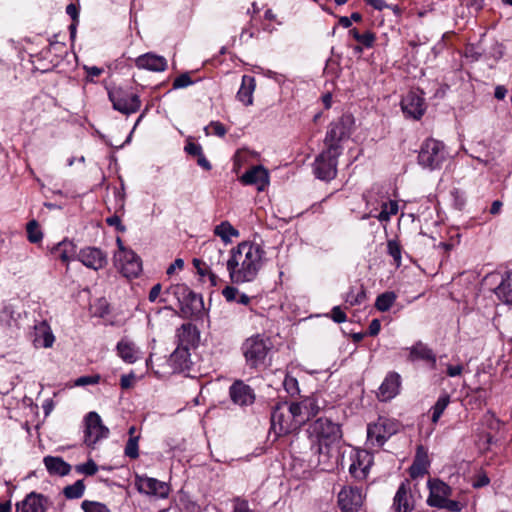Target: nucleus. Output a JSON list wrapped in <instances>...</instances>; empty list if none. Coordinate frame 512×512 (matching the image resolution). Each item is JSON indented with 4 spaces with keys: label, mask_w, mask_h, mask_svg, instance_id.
Segmentation results:
<instances>
[{
    "label": "nucleus",
    "mask_w": 512,
    "mask_h": 512,
    "mask_svg": "<svg viewBox=\"0 0 512 512\" xmlns=\"http://www.w3.org/2000/svg\"><path fill=\"white\" fill-rule=\"evenodd\" d=\"M27 237L31 243H38L43 238V233L39 228V224L36 220H31L27 223Z\"/></svg>",
    "instance_id": "49530a36"
},
{
    "label": "nucleus",
    "mask_w": 512,
    "mask_h": 512,
    "mask_svg": "<svg viewBox=\"0 0 512 512\" xmlns=\"http://www.w3.org/2000/svg\"><path fill=\"white\" fill-rule=\"evenodd\" d=\"M302 426L299 414L290 402L278 403L271 413V428L276 435L292 433Z\"/></svg>",
    "instance_id": "7ed1b4c3"
},
{
    "label": "nucleus",
    "mask_w": 512,
    "mask_h": 512,
    "mask_svg": "<svg viewBox=\"0 0 512 512\" xmlns=\"http://www.w3.org/2000/svg\"><path fill=\"white\" fill-rule=\"evenodd\" d=\"M353 125V118L350 115H344L337 121L332 122L326 132L324 143L326 148H335L338 152H342L341 141L350 136Z\"/></svg>",
    "instance_id": "39448f33"
},
{
    "label": "nucleus",
    "mask_w": 512,
    "mask_h": 512,
    "mask_svg": "<svg viewBox=\"0 0 512 512\" xmlns=\"http://www.w3.org/2000/svg\"><path fill=\"white\" fill-rule=\"evenodd\" d=\"M78 260L87 268L102 269L107 264V255L96 247H86L79 251Z\"/></svg>",
    "instance_id": "dca6fc26"
},
{
    "label": "nucleus",
    "mask_w": 512,
    "mask_h": 512,
    "mask_svg": "<svg viewBox=\"0 0 512 512\" xmlns=\"http://www.w3.org/2000/svg\"><path fill=\"white\" fill-rule=\"evenodd\" d=\"M349 34L365 48H371L374 46L376 36L369 30H366L364 33H360L357 29L353 28L349 31Z\"/></svg>",
    "instance_id": "ea45409f"
},
{
    "label": "nucleus",
    "mask_w": 512,
    "mask_h": 512,
    "mask_svg": "<svg viewBox=\"0 0 512 512\" xmlns=\"http://www.w3.org/2000/svg\"><path fill=\"white\" fill-rule=\"evenodd\" d=\"M193 265L197 269V272L201 276H208L212 285H216L218 281V276L216 272L210 268L207 264H204V261L201 259H194Z\"/></svg>",
    "instance_id": "37998d69"
},
{
    "label": "nucleus",
    "mask_w": 512,
    "mask_h": 512,
    "mask_svg": "<svg viewBox=\"0 0 512 512\" xmlns=\"http://www.w3.org/2000/svg\"><path fill=\"white\" fill-rule=\"evenodd\" d=\"M401 376L397 372H389L379 387L378 398L381 401H389L399 394Z\"/></svg>",
    "instance_id": "6ab92c4d"
},
{
    "label": "nucleus",
    "mask_w": 512,
    "mask_h": 512,
    "mask_svg": "<svg viewBox=\"0 0 512 512\" xmlns=\"http://www.w3.org/2000/svg\"><path fill=\"white\" fill-rule=\"evenodd\" d=\"M401 108L406 116L415 120H419L426 110L424 98L415 92H409L403 97L401 101Z\"/></svg>",
    "instance_id": "f3484780"
},
{
    "label": "nucleus",
    "mask_w": 512,
    "mask_h": 512,
    "mask_svg": "<svg viewBox=\"0 0 512 512\" xmlns=\"http://www.w3.org/2000/svg\"><path fill=\"white\" fill-rule=\"evenodd\" d=\"M54 340V335L46 321H41L35 325V346L49 348L53 345Z\"/></svg>",
    "instance_id": "cd10ccee"
},
{
    "label": "nucleus",
    "mask_w": 512,
    "mask_h": 512,
    "mask_svg": "<svg viewBox=\"0 0 512 512\" xmlns=\"http://www.w3.org/2000/svg\"><path fill=\"white\" fill-rule=\"evenodd\" d=\"M428 456L423 446H418L415 460L410 467V475L415 478L422 476L427 472Z\"/></svg>",
    "instance_id": "7c9ffc66"
},
{
    "label": "nucleus",
    "mask_w": 512,
    "mask_h": 512,
    "mask_svg": "<svg viewBox=\"0 0 512 512\" xmlns=\"http://www.w3.org/2000/svg\"><path fill=\"white\" fill-rule=\"evenodd\" d=\"M337 498L342 512H357L363 505L365 494L362 488L347 486L340 490Z\"/></svg>",
    "instance_id": "9d476101"
},
{
    "label": "nucleus",
    "mask_w": 512,
    "mask_h": 512,
    "mask_svg": "<svg viewBox=\"0 0 512 512\" xmlns=\"http://www.w3.org/2000/svg\"><path fill=\"white\" fill-rule=\"evenodd\" d=\"M85 443L88 446L95 445L100 439L106 438L109 429L103 425L98 413L89 412L85 417Z\"/></svg>",
    "instance_id": "ddd939ff"
},
{
    "label": "nucleus",
    "mask_w": 512,
    "mask_h": 512,
    "mask_svg": "<svg viewBox=\"0 0 512 512\" xmlns=\"http://www.w3.org/2000/svg\"><path fill=\"white\" fill-rule=\"evenodd\" d=\"M85 491L83 480H77L74 484L68 485L64 488L63 494L67 499H78L82 497Z\"/></svg>",
    "instance_id": "c03bdc74"
},
{
    "label": "nucleus",
    "mask_w": 512,
    "mask_h": 512,
    "mask_svg": "<svg viewBox=\"0 0 512 512\" xmlns=\"http://www.w3.org/2000/svg\"><path fill=\"white\" fill-rule=\"evenodd\" d=\"M185 151L192 156H196L197 158L203 154L202 147L199 144L188 142L185 146Z\"/></svg>",
    "instance_id": "e2e57ef3"
},
{
    "label": "nucleus",
    "mask_w": 512,
    "mask_h": 512,
    "mask_svg": "<svg viewBox=\"0 0 512 512\" xmlns=\"http://www.w3.org/2000/svg\"><path fill=\"white\" fill-rule=\"evenodd\" d=\"M214 234L220 237L225 244H228L231 242L232 237L239 236V231L228 221H223L214 228Z\"/></svg>",
    "instance_id": "4c0bfd02"
},
{
    "label": "nucleus",
    "mask_w": 512,
    "mask_h": 512,
    "mask_svg": "<svg viewBox=\"0 0 512 512\" xmlns=\"http://www.w3.org/2000/svg\"><path fill=\"white\" fill-rule=\"evenodd\" d=\"M190 290L191 289L185 284H176L167 288L164 294L175 297L181 306L184 300L190 295Z\"/></svg>",
    "instance_id": "58836bf2"
},
{
    "label": "nucleus",
    "mask_w": 512,
    "mask_h": 512,
    "mask_svg": "<svg viewBox=\"0 0 512 512\" xmlns=\"http://www.w3.org/2000/svg\"><path fill=\"white\" fill-rule=\"evenodd\" d=\"M134 380H135L134 373L122 375L121 379H120L121 388L129 389L130 387H132Z\"/></svg>",
    "instance_id": "0e129e2a"
},
{
    "label": "nucleus",
    "mask_w": 512,
    "mask_h": 512,
    "mask_svg": "<svg viewBox=\"0 0 512 512\" xmlns=\"http://www.w3.org/2000/svg\"><path fill=\"white\" fill-rule=\"evenodd\" d=\"M243 353L247 364L256 368L264 364L265 358L269 351V347L264 339L259 336L247 339L243 344Z\"/></svg>",
    "instance_id": "1a4fd4ad"
},
{
    "label": "nucleus",
    "mask_w": 512,
    "mask_h": 512,
    "mask_svg": "<svg viewBox=\"0 0 512 512\" xmlns=\"http://www.w3.org/2000/svg\"><path fill=\"white\" fill-rule=\"evenodd\" d=\"M438 508H445L448 511L459 512L462 510V504L455 500L445 499V501L439 505Z\"/></svg>",
    "instance_id": "4d7b16f0"
},
{
    "label": "nucleus",
    "mask_w": 512,
    "mask_h": 512,
    "mask_svg": "<svg viewBox=\"0 0 512 512\" xmlns=\"http://www.w3.org/2000/svg\"><path fill=\"white\" fill-rule=\"evenodd\" d=\"M340 154L335 148H326L320 153L314 162L316 177L325 181L334 179L337 174V163Z\"/></svg>",
    "instance_id": "423d86ee"
},
{
    "label": "nucleus",
    "mask_w": 512,
    "mask_h": 512,
    "mask_svg": "<svg viewBox=\"0 0 512 512\" xmlns=\"http://www.w3.org/2000/svg\"><path fill=\"white\" fill-rule=\"evenodd\" d=\"M388 252L393 257V259L397 262L401 259V250L399 245L396 242L389 241L388 242Z\"/></svg>",
    "instance_id": "680f3d73"
},
{
    "label": "nucleus",
    "mask_w": 512,
    "mask_h": 512,
    "mask_svg": "<svg viewBox=\"0 0 512 512\" xmlns=\"http://www.w3.org/2000/svg\"><path fill=\"white\" fill-rule=\"evenodd\" d=\"M233 512H254L249 508L246 500L235 498L233 500Z\"/></svg>",
    "instance_id": "6e6d98bb"
},
{
    "label": "nucleus",
    "mask_w": 512,
    "mask_h": 512,
    "mask_svg": "<svg viewBox=\"0 0 512 512\" xmlns=\"http://www.w3.org/2000/svg\"><path fill=\"white\" fill-rule=\"evenodd\" d=\"M106 222L110 226H115L119 231H125V227L121 224V220L117 215L108 217Z\"/></svg>",
    "instance_id": "774afa93"
},
{
    "label": "nucleus",
    "mask_w": 512,
    "mask_h": 512,
    "mask_svg": "<svg viewBox=\"0 0 512 512\" xmlns=\"http://www.w3.org/2000/svg\"><path fill=\"white\" fill-rule=\"evenodd\" d=\"M178 346L189 348L195 346L198 335L196 327L190 323L183 324L177 330Z\"/></svg>",
    "instance_id": "c85d7f7f"
},
{
    "label": "nucleus",
    "mask_w": 512,
    "mask_h": 512,
    "mask_svg": "<svg viewBox=\"0 0 512 512\" xmlns=\"http://www.w3.org/2000/svg\"><path fill=\"white\" fill-rule=\"evenodd\" d=\"M410 361L423 360L428 362L432 368L436 366V355L427 345L422 342L415 343L412 347L409 348V357Z\"/></svg>",
    "instance_id": "a878e982"
},
{
    "label": "nucleus",
    "mask_w": 512,
    "mask_h": 512,
    "mask_svg": "<svg viewBox=\"0 0 512 512\" xmlns=\"http://www.w3.org/2000/svg\"><path fill=\"white\" fill-rule=\"evenodd\" d=\"M397 431V422L387 418H379L377 422L368 426L367 440L372 445L382 446Z\"/></svg>",
    "instance_id": "6e6552de"
},
{
    "label": "nucleus",
    "mask_w": 512,
    "mask_h": 512,
    "mask_svg": "<svg viewBox=\"0 0 512 512\" xmlns=\"http://www.w3.org/2000/svg\"><path fill=\"white\" fill-rule=\"evenodd\" d=\"M192 83H193V81L191 80V77L189 76V74L183 73L174 79L173 88L174 89L185 88V87L191 85Z\"/></svg>",
    "instance_id": "603ef678"
},
{
    "label": "nucleus",
    "mask_w": 512,
    "mask_h": 512,
    "mask_svg": "<svg viewBox=\"0 0 512 512\" xmlns=\"http://www.w3.org/2000/svg\"><path fill=\"white\" fill-rule=\"evenodd\" d=\"M76 471L78 473L92 476L98 471V466L93 460H88L86 463L77 465Z\"/></svg>",
    "instance_id": "3c124183"
},
{
    "label": "nucleus",
    "mask_w": 512,
    "mask_h": 512,
    "mask_svg": "<svg viewBox=\"0 0 512 512\" xmlns=\"http://www.w3.org/2000/svg\"><path fill=\"white\" fill-rule=\"evenodd\" d=\"M283 385L285 390L291 395L299 392L298 381L293 377L286 376Z\"/></svg>",
    "instance_id": "864d4df0"
},
{
    "label": "nucleus",
    "mask_w": 512,
    "mask_h": 512,
    "mask_svg": "<svg viewBox=\"0 0 512 512\" xmlns=\"http://www.w3.org/2000/svg\"><path fill=\"white\" fill-rule=\"evenodd\" d=\"M230 398L240 406L251 405L255 400L253 389L243 381H235L229 389Z\"/></svg>",
    "instance_id": "a211bd4d"
},
{
    "label": "nucleus",
    "mask_w": 512,
    "mask_h": 512,
    "mask_svg": "<svg viewBox=\"0 0 512 512\" xmlns=\"http://www.w3.org/2000/svg\"><path fill=\"white\" fill-rule=\"evenodd\" d=\"M117 355L126 363L133 364L139 359V350L129 339H121L116 346Z\"/></svg>",
    "instance_id": "bb28decb"
},
{
    "label": "nucleus",
    "mask_w": 512,
    "mask_h": 512,
    "mask_svg": "<svg viewBox=\"0 0 512 512\" xmlns=\"http://www.w3.org/2000/svg\"><path fill=\"white\" fill-rule=\"evenodd\" d=\"M135 63L140 69H147L154 72H162L167 68L166 59L152 53H146L139 56Z\"/></svg>",
    "instance_id": "393cba45"
},
{
    "label": "nucleus",
    "mask_w": 512,
    "mask_h": 512,
    "mask_svg": "<svg viewBox=\"0 0 512 512\" xmlns=\"http://www.w3.org/2000/svg\"><path fill=\"white\" fill-rule=\"evenodd\" d=\"M140 436H132L129 438L124 449L125 456L131 459H137L139 457V442Z\"/></svg>",
    "instance_id": "de8ad7c7"
},
{
    "label": "nucleus",
    "mask_w": 512,
    "mask_h": 512,
    "mask_svg": "<svg viewBox=\"0 0 512 512\" xmlns=\"http://www.w3.org/2000/svg\"><path fill=\"white\" fill-rule=\"evenodd\" d=\"M302 425L305 424L310 418L316 416L325 406V401L317 394L304 397L300 402H291Z\"/></svg>",
    "instance_id": "2eb2a0df"
},
{
    "label": "nucleus",
    "mask_w": 512,
    "mask_h": 512,
    "mask_svg": "<svg viewBox=\"0 0 512 512\" xmlns=\"http://www.w3.org/2000/svg\"><path fill=\"white\" fill-rule=\"evenodd\" d=\"M365 299L366 292L364 288H361L357 294H355L354 291L351 289L345 296V302L348 303L350 306L359 305L363 303Z\"/></svg>",
    "instance_id": "09e8293b"
},
{
    "label": "nucleus",
    "mask_w": 512,
    "mask_h": 512,
    "mask_svg": "<svg viewBox=\"0 0 512 512\" xmlns=\"http://www.w3.org/2000/svg\"><path fill=\"white\" fill-rule=\"evenodd\" d=\"M372 464L373 456L369 452H358L356 460L350 465L349 472L355 479L363 480L368 476Z\"/></svg>",
    "instance_id": "4be33fe9"
},
{
    "label": "nucleus",
    "mask_w": 512,
    "mask_h": 512,
    "mask_svg": "<svg viewBox=\"0 0 512 512\" xmlns=\"http://www.w3.org/2000/svg\"><path fill=\"white\" fill-rule=\"evenodd\" d=\"M331 318L336 323H343L346 321V314L341 310L339 306L333 307L331 310Z\"/></svg>",
    "instance_id": "052dcab7"
},
{
    "label": "nucleus",
    "mask_w": 512,
    "mask_h": 512,
    "mask_svg": "<svg viewBox=\"0 0 512 512\" xmlns=\"http://www.w3.org/2000/svg\"><path fill=\"white\" fill-rule=\"evenodd\" d=\"M170 362L177 370L188 368L190 362L189 348L178 346L171 354Z\"/></svg>",
    "instance_id": "f704fd0d"
},
{
    "label": "nucleus",
    "mask_w": 512,
    "mask_h": 512,
    "mask_svg": "<svg viewBox=\"0 0 512 512\" xmlns=\"http://www.w3.org/2000/svg\"><path fill=\"white\" fill-rule=\"evenodd\" d=\"M428 486L430 493L427 499V503L432 507H439V505H441L445 499L448 498L451 492L450 487L438 479L429 480Z\"/></svg>",
    "instance_id": "5701e85b"
},
{
    "label": "nucleus",
    "mask_w": 512,
    "mask_h": 512,
    "mask_svg": "<svg viewBox=\"0 0 512 512\" xmlns=\"http://www.w3.org/2000/svg\"><path fill=\"white\" fill-rule=\"evenodd\" d=\"M100 375L82 376L75 381L76 386L94 385L99 383Z\"/></svg>",
    "instance_id": "5fc2aeb1"
},
{
    "label": "nucleus",
    "mask_w": 512,
    "mask_h": 512,
    "mask_svg": "<svg viewBox=\"0 0 512 512\" xmlns=\"http://www.w3.org/2000/svg\"><path fill=\"white\" fill-rule=\"evenodd\" d=\"M393 508L395 512H411L413 510L414 504L408 481L399 486L394 497Z\"/></svg>",
    "instance_id": "b1692460"
},
{
    "label": "nucleus",
    "mask_w": 512,
    "mask_h": 512,
    "mask_svg": "<svg viewBox=\"0 0 512 512\" xmlns=\"http://www.w3.org/2000/svg\"><path fill=\"white\" fill-rule=\"evenodd\" d=\"M209 127L213 130V133L219 137H223L227 132L225 126L218 121L211 122Z\"/></svg>",
    "instance_id": "69168bd1"
},
{
    "label": "nucleus",
    "mask_w": 512,
    "mask_h": 512,
    "mask_svg": "<svg viewBox=\"0 0 512 512\" xmlns=\"http://www.w3.org/2000/svg\"><path fill=\"white\" fill-rule=\"evenodd\" d=\"M490 482L489 477L485 473H479L477 474L472 482V486L474 488H481L484 486H487Z\"/></svg>",
    "instance_id": "bf43d9fd"
},
{
    "label": "nucleus",
    "mask_w": 512,
    "mask_h": 512,
    "mask_svg": "<svg viewBox=\"0 0 512 512\" xmlns=\"http://www.w3.org/2000/svg\"><path fill=\"white\" fill-rule=\"evenodd\" d=\"M202 260L216 273L222 271L226 267L225 251L220 248L214 240H209L203 244Z\"/></svg>",
    "instance_id": "4468645a"
},
{
    "label": "nucleus",
    "mask_w": 512,
    "mask_h": 512,
    "mask_svg": "<svg viewBox=\"0 0 512 512\" xmlns=\"http://www.w3.org/2000/svg\"><path fill=\"white\" fill-rule=\"evenodd\" d=\"M135 486L140 493L159 499H166L170 493V487L166 482L146 475H137Z\"/></svg>",
    "instance_id": "9b49d317"
},
{
    "label": "nucleus",
    "mask_w": 512,
    "mask_h": 512,
    "mask_svg": "<svg viewBox=\"0 0 512 512\" xmlns=\"http://www.w3.org/2000/svg\"><path fill=\"white\" fill-rule=\"evenodd\" d=\"M109 100L112 102L113 108L123 114H132L140 109L141 101L138 95L123 89L115 87L108 92Z\"/></svg>",
    "instance_id": "0eeeda50"
},
{
    "label": "nucleus",
    "mask_w": 512,
    "mask_h": 512,
    "mask_svg": "<svg viewBox=\"0 0 512 512\" xmlns=\"http://www.w3.org/2000/svg\"><path fill=\"white\" fill-rule=\"evenodd\" d=\"M265 251L256 243L243 241L233 247L226 260V270L233 284L254 281L263 265Z\"/></svg>",
    "instance_id": "f257e3e1"
},
{
    "label": "nucleus",
    "mask_w": 512,
    "mask_h": 512,
    "mask_svg": "<svg viewBox=\"0 0 512 512\" xmlns=\"http://www.w3.org/2000/svg\"><path fill=\"white\" fill-rule=\"evenodd\" d=\"M47 498L36 492L29 493L21 502L16 504L17 512H46Z\"/></svg>",
    "instance_id": "412c9836"
},
{
    "label": "nucleus",
    "mask_w": 512,
    "mask_h": 512,
    "mask_svg": "<svg viewBox=\"0 0 512 512\" xmlns=\"http://www.w3.org/2000/svg\"><path fill=\"white\" fill-rule=\"evenodd\" d=\"M184 267V261L181 258H177L174 262L167 268L166 273L168 275H172L177 269L182 270Z\"/></svg>",
    "instance_id": "338daca9"
},
{
    "label": "nucleus",
    "mask_w": 512,
    "mask_h": 512,
    "mask_svg": "<svg viewBox=\"0 0 512 512\" xmlns=\"http://www.w3.org/2000/svg\"><path fill=\"white\" fill-rule=\"evenodd\" d=\"M44 464L50 474L65 476L70 472V465L60 457L46 456Z\"/></svg>",
    "instance_id": "2f4dec72"
},
{
    "label": "nucleus",
    "mask_w": 512,
    "mask_h": 512,
    "mask_svg": "<svg viewBox=\"0 0 512 512\" xmlns=\"http://www.w3.org/2000/svg\"><path fill=\"white\" fill-rule=\"evenodd\" d=\"M363 198L367 207H372V210H377L381 206V201H385L387 198L386 192L380 186L374 185L368 190Z\"/></svg>",
    "instance_id": "473e14b6"
},
{
    "label": "nucleus",
    "mask_w": 512,
    "mask_h": 512,
    "mask_svg": "<svg viewBox=\"0 0 512 512\" xmlns=\"http://www.w3.org/2000/svg\"><path fill=\"white\" fill-rule=\"evenodd\" d=\"M256 87L255 79L252 76L244 75L242 77L241 87L237 92V99L245 106L253 104V93Z\"/></svg>",
    "instance_id": "c756f323"
},
{
    "label": "nucleus",
    "mask_w": 512,
    "mask_h": 512,
    "mask_svg": "<svg viewBox=\"0 0 512 512\" xmlns=\"http://www.w3.org/2000/svg\"><path fill=\"white\" fill-rule=\"evenodd\" d=\"M381 211L375 218H377L380 222H389L390 218L393 215H396L398 213V203L395 200H390L388 197L385 199V201H381Z\"/></svg>",
    "instance_id": "e433bc0d"
},
{
    "label": "nucleus",
    "mask_w": 512,
    "mask_h": 512,
    "mask_svg": "<svg viewBox=\"0 0 512 512\" xmlns=\"http://www.w3.org/2000/svg\"><path fill=\"white\" fill-rule=\"evenodd\" d=\"M450 403V396L448 394H444L438 398L434 406L431 408L432 410V422L437 423L440 419L441 415L447 408Z\"/></svg>",
    "instance_id": "79ce46f5"
},
{
    "label": "nucleus",
    "mask_w": 512,
    "mask_h": 512,
    "mask_svg": "<svg viewBox=\"0 0 512 512\" xmlns=\"http://www.w3.org/2000/svg\"><path fill=\"white\" fill-rule=\"evenodd\" d=\"M114 260L116 267L127 278L137 277L142 271L141 259L132 250L115 253Z\"/></svg>",
    "instance_id": "f8f14e48"
},
{
    "label": "nucleus",
    "mask_w": 512,
    "mask_h": 512,
    "mask_svg": "<svg viewBox=\"0 0 512 512\" xmlns=\"http://www.w3.org/2000/svg\"><path fill=\"white\" fill-rule=\"evenodd\" d=\"M308 433L316 444L319 462H325L330 457V446L341 438L340 426L328 418L320 417L310 424Z\"/></svg>",
    "instance_id": "f03ea898"
},
{
    "label": "nucleus",
    "mask_w": 512,
    "mask_h": 512,
    "mask_svg": "<svg viewBox=\"0 0 512 512\" xmlns=\"http://www.w3.org/2000/svg\"><path fill=\"white\" fill-rule=\"evenodd\" d=\"M240 180L245 185H256L258 191H263L269 184V174L263 166H254L246 171Z\"/></svg>",
    "instance_id": "aec40b11"
},
{
    "label": "nucleus",
    "mask_w": 512,
    "mask_h": 512,
    "mask_svg": "<svg viewBox=\"0 0 512 512\" xmlns=\"http://www.w3.org/2000/svg\"><path fill=\"white\" fill-rule=\"evenodd\" d=\"M447 158L445 145L436 139H426L418 154V163L429 170L439 169Z\"/></svg>",
    "instance_id": "20e7f679"
},
{
    "label": "nucleus",
    "mask_w": 512,
    "mask_h": 512,
    "mask_svg": "<svg viewBox=\"0 0 512 512\" xmlns=\"http://www.w3.org/2000/svg\"><path fill=\"white\" fill-rule=\"evenodd\" d=\"M81 507L84 512H110L105 504L96 501L84 500Z\"/></svg>",
    "instance_id": "8fccbe9b"
},
{
    "label": "nucleus",
    "mask_w": 512,
    "mask_h": 512,
    "mask_svg": "<svg viewBox=\"0 0 512 512\" xmlns=\"http://www.w3.org/2000/svg\"><path fill=\"white\" fill-rule=\"evenodd\" d=\"M222 294L228 302L236 301L239 291L234 286H227L223 289Z\"/></svg>",
    "instance_id": "13d9d810"
},
{
    "label": "nucleus",
    "mask_w": 512,
    "mask_h": 512,
    "mask_svg": "<svg viewBox=\"0 0 512 512\" xmlns=\"http://www.w3.org/2000/svg\"><path fill=\"white\" fill-rule=\"evenodd\" d=\"M396 300V294L394 292H385L380 294L375 301V307L381 311H388Z\"/></svg>",
    "instance_id": "a19ab883"
},
{
    "label": "nucleus",
    "mask_w": 512,
    "mask_h": 512,
    "mask_svg": "<svg viewBox=\"0 0 512 512\" xmlns=\"http://www.w3.org/2000/svg\"><path fill=\"white\" fill-rule=\"evenodd\" d=\"M202 305L203 301L201 295L190 290V295L182 303L181 309L184 310L185 308H188L191 311H197L202 307Z\"/></svg>",
    "instance_id": "a18cd8bd"
},
{
    "label": "nucleus",
    "mask_w": 512,
    "mask_h": 512,
    "mask_svg": "<svg viewBox=\"0 0 512 512\" xmlns=\"http://www.w3.org/2000/svg\"><path fill=\"white\" fill-rule=\"evenodd\" d=\"M53 253L63 262H67L75 257L78 258L77 247L71 241H62L54 249Z\"/></svg>",
    "instance_id": "72a5a7b5"
},
{
    "label": "nucleus",
    "mask_w": 512,
    "mask_h": 512,
    "mask_svg": "<svg viewBox=\"0 0 512 512\" xmlns=\"http://www.w3.org/2000/svg\"><path fill=\"white\" fill-rule=\"evenodd\" d=\"M495 293L503 303L512 306V272L507 273L506 278L496 288Z\"/></svg>",
    "instance_id": "c9c22d12"
}]
</instances>
